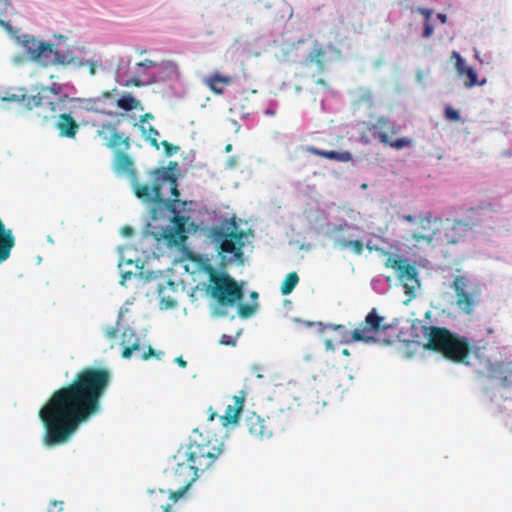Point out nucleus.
Segmentation results:
<instances>
[{"mask_svg": "<svg viewBox=\"0 0 512 512\" xmlns=\"http://www.w3.org/2000/svg\"><path fill=\"white\" fill-rule=\"evenodd\" d=\"M56 128L61 137L73 139L79 131V124L69 113H61L56 122Z\"/></svg>", "mask_w": 512, "mask_h": 512, "instance_id": "nucleus-21", "label": "nucleus"}, {"mask_svg": "<svg viewBox=\"0 0 512 512\" xmlns=\"http://www.w3.org/2000/svg\"><path fill=\"white\" fill-rule=\"evenodd\" d=\"M452 289L455 292V304L458 309L471 315L481 302V288L467 275H458L454 278Z\"/></svg>", "mask_w": 512, "mask_h": 512, "instance_id": "nucleus-10", "label": "nucleus"}, {"mask_svg": "<svg viewBox=\"0 0 512 512\" xmlns=\"http://www.w3.org/2000/svg\"><path fill=\"white\" fill-rule=\"evenodd\" d=\"M251 297L252 298H257L258 297V293L257 292H252L251 293Z\"/></svg>", "mask_w": 512, "mask_h": 512, "instance_id": "nucleus-59", "label": "nucleus"}, {"mask_svg": "<svg viewBox=\"0 0 512 512\" xmlns=\"http://www.w3.org/2000/svg\"><path fill=\"white\" fill-rule=\"evenodd\" d=\"M138 338L139 337H137L136 333L131 328L125 329L122 333V340H121V345L123 346V349L125 347H129Z\"/></svg>", "mask_w": 512, "mask_h": 512, "instance_id": "nucleus-33", "label": "nucleus"}, {"mask_svg": "<svg viewBox=\"0 0 512 512\" xmlns=\"http://www.w3.org/2000/svg\"><path fill=\"white\" fill-rule=\"evenodd\" d=\"M146 137V140L149 141L151 146L155 147L157 150L159 149V143H158V136L159 132L156 128L153 126H149L147 128V133L144 135Z\"/></svg>", "mask_w": 512, "mask_h": 512, "instance_id": "nucleus-36", "label": "nucleus"}, {"mask_svg": "<svg viewBox=\"0 0 512 512\" xmlns=\"http://www.w3.org/2000/svg\"><path fill=\"white\" fill-rule=\"evenodd\" d=\"M464 76H466V80L464 81V84L468 88L473 87L475 85L482 86L486 82L485 79L481 82H478L477 72L474 70L473 67H470V66L465 70Z\"/></svg>", "mask_w": 512, "mask_h": 512, "instance_id": "nucleus-31", "label": "nucleus"}, {"mask_svg": "<svg viewBox=\"0 0 512 512\" xmlns=\"http://www.w3.org/2000/svg\"><path fill=\"white\" fill-rule=\"evenodd\" d=\"M158 68L163 75L162 80L175 79L180 75L177 63L171 60L161 61L158 63Z\"/></svg>", "mask_w": 512, "mask_h": 512, "instance_id": "nucleus-26", "label": "nucleus"}, {"mask_svg": "<svg viewBox=\"0 0 512 512\" xmlns=\"http://www.w3.org/2000/svg\"><path fill=\"white\" fill-rule=\"evenodd\" d=\"M305 150L309 154L319 156L331 161L345 163L353 160V156L349 151H328L316 148L314 146H307Z\"/></svg>", "mask_w": 512, "mask_h": 512, "instance_id": "nucleus-22", "label": "nucleus"}, {"mask_svg": "<svg viewBox=\"0 0 512 512\" xmlns=\"http://www.w3.org/2000/svg\"><path fill=\"white\" fill-rule=\"evenodd\" d=\"M142 349V346H141V340L140 338H138L137 340H135V342H133L129 347H125L122 351V357L124 359H129L132 357V355L136 352H139L141 351Z\"/></svg>", "mask_w": 512, "mask_h": 512, "instance_id": "nucleus-34", "label": "nucleus"}, {"mask_svg": "<svg viewBox=\"0 0 512 512\" xmlns=\"http://www.w3.org/2000/svg\"><path fill=\"white\" fill-rule=\"evenodd\" d=\"M175 362L182 368H186L187 367V362L183 359L182 356H179L175 359Z\"/></svg>", "mask_w": 512, "mask_h": 512, "instance_id": "nucleus-51", "label": "nucleus"}, {"mask_svg": "<svg viewBox=\"0 0 512 512\" xmlns=\"http://www.w3.org/2000/svg\"><path fill=\"white\" fill-rule=\"evenodd\" d=\"M325 346L327 349H333V344H332V341L331 340H326L325 341Z\"/></svg>", "mask_w": 512, "mask_h": 512, "instance_id": "nucleus-54", "label": "nucleus"}, {"mask_svg": "<svg viewBox=\"0 0 512 512\" xmlns=\"http://www.w3.org/2000/svg\"><path fill=\"white\" fill-rule=\"evenodd\" d=\"M452 59H455V69L457 71L458 76H464L465 70L469 67L466 65L463 57L457 52L453 51L451 55Z\"/></svg>", "mask_w": 512, "mask_h": 512, "instance_id": "nucleus-32", "label": "nucleus"}, {"mask_svg": "<svg viewBox=\"0 0 512 512\" xmlns=\"http://www.w3.org/2000/svg\"><path fill=\"white\" fill-rule=\"evenodd\" d=\"M177 464L174 469L175 480L179 483V488L175 492L170 493V498L176 501L179 497H181L188 488L192 485V483L198 478V472L200 468H197L190 460L185 459H176Z\"/></svg>", "mask_w": 512, "mask_h": 512, "instance_id": "nucleus-12", "label": "nucleus"}, {"mask_svg": "<svg viewBox=\"0 0 512 512\" xmlns=\"http://www.w3.org/2000/svg\"><path fill=\"white\" fill-rule=\"evenodd\" d=\"M403 219L416 226L410 235L411 240L416 243L432 245L434 241H441L445 222L439 217H433L431 212L414 216L408 214Z\"/></svg>", "mask_w": 512, "mask_h": 512, "instance_id": "nucleus-9", "label": "nucleus"}, {"mask_svg": "<svg viewBox=\"0 0 512 512\" xmlns=\"http://www.w3.org/2000/svg\"><path fill=\"white\" fill-rule=\"evenodd\" d=\"M293 321H294V322H296V323H299V324H303V325H305L306 327H312V326L314 325V323H313V322H310V321H302V320H301V319H299V318H294V319H293Z\"/></svg>", "mask_w": 512, "mask_h": 512, "instance_id": "nucleus-50", "label": "nucleus"}, {"mask_svg": "<svg viewBox=\"0 0 512 512\" xmlns=\"http://www.w3.org/2000/svg\"><path fill=\"white\" fill-rule=\"evenodd\" d=\"M335 245L341 249L350 248L357 255H361L364 250L363 242L358 239L346 240L343 237H337L335 240Z\"/></svg>", "mask_w": 512, "mask_h": 512, "instance_id": "nucleus-27", "label": "nucleus"}, {"mask_svg": "<svg viewBox=\"0 0 512 512\" xmlns=\"http://www.w3.org/2000/svg\"><path fill=\"white\" fill-rule=\"evenodd\" d=\"M20 44L26 51L28 59L42 66H68L76 64V57L60 53L53 44L37 40L33 35L24 34L17 37Z\"/></svg>", "mask_w": 512, "mask_h": 512, "instance_id": "nucleus-5", "label": "nucleus"}, {"mask_svg": "<svg viewBox=\"0 0 512 512\" xmlns=\"http://www.w3.org/2000/svg\"><path fill=\"white\" fill-rule=\"evenodd\" d=\"M418 12L425 17V21H429L430 17L433 14V11L431 9L426 8H418Z\"/></svg>", "mask_w": 512, "mask_h": 512, "instance_id": "nucleus-48", "label": "nucleus"}, {"mask_svg": "<svg viewBox=\"0 0 512 512\" xmlns=\"http://www.w3.org/2000/svg\"><path fill=\"white\" fill-rule=\"evenodd\" d=\"M437 18L440 20L442 24L447 23V15L444 13H438Z\"/></svg>", "mask_w": 512, "mask_h": 512, "instance_id": "nucleus-52", "label": "nucleus"}, {"mask_svg": "<svg viewBox=\"0 0 512 512\" xmlns=\"http://www.w3.org/2000/svg\"><path fill=\"white\" fill-rule=\"evenodd\" d=\"M117 106L125 111H132L138 109L141 104L140 101L131 95H124L117 101Z\"/></svg>", "mask_w": 512, "mask_h": 512, "instance_id": "nucleus-29", "label": "nucleus"}, {"mask_svg": "<svg viewBox=\"0 0 512 512\" xmlns=\"http://www.w3.org/2000/svg\"><path fill=\"white\" fill-rule=\"evenodd\" d=\"M110 380L107 368L85 367L70 383L55 390L38 413L44 428L43 444H66L81 424L98 414Z\"/></svg>", "mask_w": 512, "mask_h": 512, "instance_id": "nucleus-1", "label": "nucleus"}, {"mask_svg": "<svg viewBox=\"0 0 512 512\" xmlns=\"http://www.w3.org/2000/svg\"><path fill=\"white\" fill-rule=\"evenodd\" d=\"M389 328L390 325L385 323V318L378 314L376 308H372L357 329L364 338L362 342L372 343L376 341L375 333L385 332Z\"/></svg>", "mask_w": 512, "mask_h": 512, "instance_id": "nucleus-14", "label": "nucleus"}, {"mask_svg": "<svg viewBox=\"0 0 512 512\" xmlns=\"http://www.w3.org/2000/svg\"><path fill=\"white\" fill-rule=\"evenodd\" d=\"M220 344L222 345H226V346H235L236 342L235 340L229 336V335H226V334H223L220 338Z\"/></svg>", "mask_w": 512, "mask_h": 512, "instance_id": "nucleus-45", "label": "nucleus"}, {"mask_svg": "<svg viewBox=\"0 0 512 512\" xmlns=\"http://www.w3.org/2000/svg\"><path fill=\"white\" fill-rule=\"evenodd\" d=\"M62 90L60 83L53 82L49 86L41 87L36 94L23 95L21 103L27 110L45 107L54 116L57 112L66 110V103L70 100L67 94H61Z\"/></svg>", "mask_w": 512, "mask_h": 512, "instance_id": "nucleus-8", "label": "nucleus"}, {"mask_svg": "<svg viewBox=\"0 0 512 512\" xmlns=\"http://www.w3.org/2000/svg\"><path fill=\"white\" fill-rule=\"evenodd\" d=\"M243 427L255 439H269L273 435V427L269 419L263 418L255 412L245 416Z\"/></svg>", "mask_w": 512, "mask_h": 512, "instance_id": "nucleus-16", "label": "nucleus"}, {"mask_svg": "<svg viewBox=\"0 0 512 512\" xmlns=\"http://www.w3.org/2000/svg\"><path fill=\"white\" fill-rule=\"evenodd\" d=\"M136 66L142 67V68H151V67H158V63L156 61L146 59L144 61L136 63Z\"/></svg>", "mask_w": 512, "mask_h": 512, "instance_id": "nucleus-46", "label": "nucleus"}, {"mask_svg": "<svg viewBox=\"0 0 512 512\" xmlns=\"http://www.w3.org/2000/svg\"><path fill=\"white\" fill-rule=\"evenodd\" d=\"M424 328L428 330V333H425L428 338L426 348L441 353L452 332L445 327L429 326Z\"/></svg>", "mask_w": 512, "mask_h": 512, "instance_id": "nucleus-17", "label": "nucleus"}, {"mask_svg": "<svg viewBox=\"0 0 512 512\" xmlns=\"http://www.w3.org/2000/svg\"><path fill=\"white\" fill-rule=\"evenodd\" d=\"M125 86L129 87V86H135V87H141L142 86V82L139 78L137 77H132L131 79L127 80L125 82Z\"/></svg>", "mask_w": 512, "mask_h": 512, "instance_id": "nucleus-47", "label": "nucleus"}, {"mask_svg": "<svg viewBox=\"0 0 512 512\" xmlns=\"http://www.w3.org/2000/svg\"><path fill=\"white\" fill-rule=\"evenodd\" d=\"M62 504H63V502H61V501H60V502H58V501H54V502L52 503V506H53L54 508H58V511H61V510H62Z\"/></svg>", "mask_w": 512, "mask_h": 512, "instance_id": "nucleus-53", "label": "nucleus"}, {"mask_svg": "<svg viewBox=\"0 0 512 512\" xmlns=\"http://www.w3.org/2000/svg\"><path fill=\"white\" fill-rule=\"evenodd\" d=\"M0 26L7 32V34L17 41V37H20L19 30L12 26L8 21L0 19Z\"/></svg>", "mask_w": 512, "mask_h": 512, "instance_id": "nucleus-37", "label": "nucleus"}, {"mask_svg": "<svg viewBox=\"0 0 512 512\" xmlns=\"http://www.w3.org/2000/svg\"><path fill=\"white\" fill-rule=\"evenodd\" d=\"M174 220L176 224L175 231H169L164 234V238L168 242H176V235L182 234L185 230V223L182 217L175 216Z\"/></svg>", "mask_w": 512, "mask_h": 512, "instance_id": "nucleus-30", "label": "nucleus"}, {"mask_svg": "<svg viewBox=\"0 0 512 512\" xmlns=\"http://www.w3.org/2000/svg\"><path fill=\"white\" fill-rule=\"evenodd\" d=\"M325 55L326 50L324 45L319 41L314 40L311 51L306 55L305 65H316L319 71H323L325 69Z\"/></svg>", "mask_w": 512, "mask_h": 512, "instance_id": "nucleus-24", "label": "nucleus"}, {"mask_svg": "<svg viewBox=\"0 0 512 512\" xmlns=\"http://www.w3.org/2000/svg\"><path fill=\"white\" fill-rule=\"evenodd\" d=\"M327 328L337 331L340 337V342L343 344H349L353 342H362L363 336L358 332V329L349 331L344 325L341 324H328Z\"/></svg>", "mask_w": 512, "mask_h": 512, "instance_id": "nucleus-25", "label": "nucleus"}, {"mask_svg": "<svg viewBox=\"0 0 512 512\" xmlns=\"http://www.w3.org/2000/svg\"><path fill=\"white\" fill-rule=\"evenodd\" d=\"M299 282V277L296 272H290L284 279L281 285V293L283 295H289L292 293L294 288Z\"/></svg>", "mask_w": 512, "mask_h": 512, "instance_id": "nucleus-28", "label": "nucleus"}, {"mask_svg": "<svg viewBox=\"0 0 512 512\" xmlns=\"http://www.w3.org/2000/svg\"><path fill=\"white\" fill-rule=\"evenodd\" d=\"M210 235L214 241L219 242L218 255L222 264L230 265L235 262L243 264L246 238L244 231L225 232L223 227L216 226L211 229Z\"/></svg>", "mask_w": 512, "mask_h": 512, "instance_id": "nucleus-7", "label": "nucleus"}, {"mask_svg": "<svg viewBox=\"0 0 512 512\" xmlns=\"http://www.w3.org/2000/svg\"><path fill=\"white\" fill-rule=\"evenodd\" d=\"M119 332L118 327L107 326L104 328V335L107 339H114L117 337Z\"/></svg>", "mask_w": 512, "mask_h": 512, "instance_id": "nucleus-41", "label": "nucleus"}, {"mask_svg": "<svg viewBox=\"0 0 512 512\" xmlns=\"http://www.w3.org/2000/svg\"><path fill=\"white\" fill-rule=\"evenodd\" d=\"M434 32V27L430 24L429 21L424 22V30H423V37L429 38L432 36Z\"/></svg>", "mask_w": 512, "mask_h": 512, "instance_id": "nucleus-44", "label": "nucleus"}, {"mask_svg": "<svg viewBox=\"0 0 512 512\" xmlns=\"http://www.w3.org/2000/svg\"><path fill=\"white\" fill-rule=\"evenodd\" d=\"M348 229H354V230H358L359 228L356 227V226H351L350 224H348L347 222H344L343 224L341 225H338V226H334L332 228V232L334 234H338L340 232H343L345 230H348Z\"/></svg>", "mask_w": 512, "mask_h": 512, "instance_id": "nucleus-43", "label": "nucleus"}, {"mask_svg": "<svg viewBox=\"0 0 512 512\" xmlns=\"http://www.w3.org/2000/svg\"><path fill=\"white\" fill-rule=\"evenodd\" d=\"M131 274H132L131 272H128V273H126V274L123 276V278H124V279H126V278H127V277H129Z\"/></svg>", "mask_w": 512, "mask_h": 512, "instance_id": "nucleus-61", "label": "nucleus"}, {"mask_svg": "<svg viewBox=\"0 0 512 512\" xmlns=\"http://www.w3.org/2000/svg\"><path fill=\"white\" fill-rule=\"evenodd\" d=\"M160 507L162 508V512H169V504L161 505Z\"/></svg>", "mask_w": 512, "mask_h": 512, "instance_id": "nucleus-55", "label": "nucleus"}, {"mask_svg": "<svg viewBox=\"0 0 512 512\" xmlns=\"http://www.w3.org/2000/svg\"><path fill=\"white\" fill-rule=\"evenodd\" d=\"M364 125L365 131L360 135V140L364 144L370 142L369 135L377 139L383 146L397 151L410 148L414 144L413 139L409 137H397L401 127L388 117L380 116L376 118L375 122L364 123Z\"/></svg>", "mask_w": 512, "mask_h": 512, "instance_id": "nucleus-3", "label": "nucleus"}, {"mask_svg": "<svg viewBox=\"0 0 512 512\" xmlns=\"http://www.w3.org/2000/svg\"><path fill=\"white\" fill-rule=\"evenodd\" d=\"M233 77L230 75H223L219 71L203 78V84L215 95L224 94L225 88L231 85Z\"/></svg>", "mask_w": 512, "mask_h": 512, "instance_id": "nucleus-19", "label": "nucleus"}, {"mask_svg": "<svg viewBox=\"0 0 512 512\" xmlns=\"http://www.w3.org/2000/svg\"><path fill=\"white\" fill-rule=\"evenodd\" d=\"M232 151V145L231 144H227L226 147H225V152H231Z\"/></svg>", "mask_w": 512, "mask_h": 512, "instance_id": "nucleus-57", "label": "nucleus"}, {"mask_svg": "<svg viewBox=\"0 0 512 512\" xmlns=\"http://www.w3.org/2000/svg\"><path fill=\"white\" fill-rule=\"evenodd\" d=\"M232 404L227 405L224 415L221 417L224 426L237 424L240 413L243 410L245 402V394L240 391L239 395L232 398Z\"/></svg>", "mask_w": 512, "mask_h": 512, "instance_id": "nucleus-20", "label": "nucleus"}, {"mask_svg": "<svg viewBox=\"0 0 512 512\" xmlns=\"http://www.w3.org/2000/svg\"><path fill=\"white\" fill-rule=\"evenodd\" d=\"M150 181L139 183L133 179V191L137 198L146 203H166L164 187H167L172 199L169 200L168 207L174 212L175 204L178 203L180 192L178 190L177 180L173 174L166 168H157L150 171Z\"/></svg>", "mask_w": 512, "mask_h": 512, "instance_id": "nucleus-2", "label": "nucleus"}, {"mask_svg": "<svg viewBox=\"0 0 512 512\" xmlns=\"http://www.w3.org/2000/svg\"><path fill=\"white\" fill-rule=\"evenodd\" d=\"M342 354H343V355H345V356H349V355H350V352H349V350H348V349H344V350L342 351Z\"/></svg>", "mask_w": 512, "mask_h": 512, "instance_id": "nucleus-58", "label": "nucleus"}, {"mask_svg": "<svg viewBox=\"0 0 512 512\" xmlns=\"http://www.w3.org/2000/svg\"><path fill=\"white\" fill-rule=\"evenodd\" d=\"M152 119H154V116L151 113H145L144 115H142L140 117V123H141L140 129H141L143 135H145L147 133V128L144 124Z\"/></svg>", "mask_w": 512, "mask_h": 512, "instance_id": "nucleus-42", "label": "nucleus"}, {"mask_svg": "<svg viewBox=\"0 0 512 512\" xmlns=\"http://www.w3.org/2000/svg\"><path fill=\"white\" fill-rule=\"evenodd\" d=\"M162 147L164 148L165 155L171 157L172 155L179 152L180 147L177 145H173L167 140L161 142Z\"/></svg>", "mask_w": 512, "mask_h": 512, "instance_id": "nucleus-38", "label": "nucleus"}, {"mask_svg": "<svg viewBox=\"0 0 512 512\" xmlns=\"http://www.w3.org/2000/svg\"><path fill=\"white\" fill-rule=\"evenodd\" d=\"M16 63H20L21 62V59L20 58H15L14 60Z\"/></svg>", "mask_w": 512, "mask_h": 512, "instance_id": "nucleus-62", "label": "nucleus"}, {"mask_svg": "<svg viewBox=\"0 0 512 512\" xmlns=\"http://www.w3.org/2000/svg\"><path fill=\"white\" fill-rule=\"evenodd\" d=\"M223 442L216 437H204L200 434L185 447L178 450L175 459L192 461L200 472H204L212 466L215 460L223 452Z\"/></svg>", "mask_w": 512, "mask_h": 512, "instance_id": "nucleus-4", "label": "nucleus"}, {"mask_svg": "<svg viewBox=\"0 0 512 512\" xmlns=\"http://www.w3.org/2000/svg\"><path fill=\"white\" fill-rule=\"evenodd\" d=\"M103 96L106 97V98L110 97V92H104Z\"/></svg>", "mask_w": 512, "mask_h": 512, "instance_id": "nucleus-60", "label": "nucleus"}, {"mask_svg": "<svg viewBox=\"0 0 512 512\" xmlns=\"http://www.w3.org/2000/svg\"><path fill=\"white\" fill-rule=\"evenodd\" d=\"M96 126V135L105 142V146L111 150L122 148L129 151L131 148V139L124 132L118 131L117 124L104 121Z\"/></svg>", "mask_w": 512, "mask_h": 512, "instance_id": "nucleus-11", "label": "nucleus"}, {"mask_svg": "<svg viewBox=\"0 0 512 512\" xmlns=\"http://www.w3.org/2000/svg\"><path fill=\"white\" fill-rule=\"evenodd\" d=\"M445 117L448 119V120H451V121H459L460 120V114L457 110H455L453 107L451 106H447L445 108Z\"/></svg>", "mask_w": 512, "mask_h": 512, "instance_id": "nucleus-40", "label": "nucleus"}, {"mask_svg": "<svg viewBox=\"0 0 512 512\" xmlns=\"http://www.w3.org/2000/svg\"><path fill=\"white\" fill-rule=\"evenodd\" d=\"M447 223L445 222L444 228L445 235L441 236V242L446 244H457L461 242L465 236L468 234L470 230V226L468 223L456 220L450 227H446Z\"/></svg>", "mask_w": 512, "mask_h": 512, "instance_id": "nucleus-18", "label": "nucleus"}, {"mask_svg": "<svg viewBox=\"0 0 512 512\" xmlns=\"http://www.w3.org/2000/svg\"><path fill=\"white\" fill-rule=\"evenodd\" d=\"M387 266L397 271L398 277L403 282V286L406 289V293H408V291H414L419 287L420 283L417 277V268L410 264L407 259L399 257L394 259L389 258Z\"/></svg>", "mask_w": 512, "mask_h": 512, "instance_id": "nucleus-13", "label": "nucleus"}, {"mask_svg": "<svg viewBox=\"0 0 512 512\" xmlns=\"http://www.w3.org/2000/svg\"><path fill=\"white\" fill-rule=\"evenodd\" d=\"M122 234L124 236L129 237V236H131L133 234V229L131 227H129V226H125V227L122 228Z\"/></svg>", "mask_w": 512, "mask_h": 512, "instance_id": "nucleus-49", "label": "nucleus"}, {"mask_svg": "<svg viewBox=\"0 0 512 512\" xmlns=\"http://www.w3.org/2000/svg\"><path fill=\"white\" fill-rule=\"evenodd\" d=\"M95 73H96L95 66H94V64H91V66H90V74L91 75H95Z\"/></svg>", "mask_w": 512, "mask_h": 512, "instance_id": "nucleus-56", "label": "nucleus"}, {"mask_svg": "<svg viewBox=\"0 0 512 512\" xmlns=\"http://www.w3.org/2000/svg\"><path fill=\"white\" fill-rule=\"evenodd\" d=\"M208 292L221 306H233L243 298V290L228 273L208 268Z\"/></svg>", "mask_w": 512, "mask_h": 512, "instance_id": "nucleus-6", "label": "nucleus"}, {"mask_svg": "<svg viewBox=\"0 0 512 512\" xmlns=\"http://www.w3.org/2000/svg\"><path fill=\"white\" fill-rule=\"evenodd\" d=\"M232 225H233V226H235V225H236V223H235V220H234V219L232 220Z\"/></svg>", "mask_w": 512, "mask_h": 512, "instance_id": "nucleus-63", "label": "nucleus"}, {"mask_svg": "<svg viewBox=\"0 0 512 512\" xmlns=\"http://www.w3.org/2000/svg\"><path fill=\"white\" fill-rule=\"evenodd\" d=\"M114 171L121 174H131L135 177L134 162L122 148L114 150Z\"/></svg>", "mask_w": 512, "mask_h": 512, "instance_id": "nucleus-23", "label": "nucleus"}, {"mask_svg": "<svg viewBox=\"0 0 512 512\" xmlns=\"http://www.w3.org/2000/svg\"><path fill=\"white\" fill-rule=\"evenodd\" d=\"M470 349L471 345L466 337H458L452 333L441 353L446 359L461 363L469 356Z\"/></svg>", "mask_w": 512, "mask_h": 512, "instance_id": "nucleus-15", "label": "nucleus"}, {"mask_svg": "<svg viewBox=\"0 0 512 512\" xmlns=\"http://www.w3.org/2000/svg\"><path fill=\"white\" fill-rule=\"evenodd\" d=\"M257 309V304H240L238 306V314L241 318H249Z\"/></svg>", "mask_w": 512, "mask_h": 512, "instance_id": "nucleus-35", "label": "nucleus"}, {"mask_svg": "<svg viewBox=\"0 0 512 512\" xmlns=\"http://www.w3.org/2000/svg\"><path fill=\"white\" fill-rule=\"evenodd\" d=\"M164 355V352L162 351H155L151 346H148L146 351H143L140 355V358L142 360H148L150 357H156L158 359L161 358V356Z\"/></svg>", "mask_w": 512, "mask_h": 512, "instance_id": "nucleus-39", "label": "nucleus"}]
</instances>
